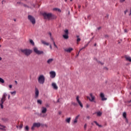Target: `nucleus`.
Returning <instances> with one entry per match:
<instances>
[{
    "label": "nucleus",
    "mask_w": 131,
    "mask_h": 131,
    "mask_svg": "<svg viewBox=\"0 0 131 131\" xmlns=\"http://www.w3.org/2000/svg\"><path fill=\"white\" fill-rule=\"evenodd\" d=\"M35 128V126H34V125L33 124V126L31 127V129H32V130H34Z\"/></svg>",
    "instance_id": "obj_33"
},
{
    "label": "nucleus",
    "mask_w": 131,
    "mask_h": 131,
    "mask_svg": "<svg viewBox=\"0 0 131 131\" xmlns=\"http://www.w3.org/2000/svg\"><path fill=\"white\" fill-rule=\"evenodd\" d=\"M8 96L7 93H5L3 94L2 96V98H1V100H0V107L1 109H4V103L6 101V98Z\"/></svg>",
    "instance_id": "obj_1"
},
{
    "label": "nucleus",
    "mask_w": 131,
    "mask_h": 131,
    "mask_svg": "<svg viewBox=\"0 0 131 131\" xmlns=\"http://www.w3.org/2000/svg\"><path fill=\"white\" fill-rule=\"evenodd\" d=\"M23 5L24 7H25V8H29L28 5H27L26 4H23Z\"/></svg>",
    "instance_id": "obj_35"
},
{
    "label": "nucleus",
    "mask_w": 131,
    "mask_h": 131,
    "mask_svg": "<svg viewBox=\"0 0 131 131\" xmlns=\"http://www.w3.org/2000/svg\"><path fill=\"white\" fill-rule=\"evenodd\" d=\"M96 46H97V43H95L94 44V47H96Z\"/></svg>",
    "instance_id": "obj_63"
},
{
    "label": "nucleus",
    "mask_w": 131,
    "mask_h": 131,
    "mask_svg": "<svg viewBox=\"0 0 131 131\" xmlns=\"http://www.w3.org/2000/svg\"><path fill=\"white\" fill-rule=\"evenodd\" d=\"M5 128H6V126H5L4 125H2L1 124H0V129L4 130Z\"/></svg>",
    "instance_id": "obj_20"
},
{
    "label": "nucleus",
    "mask_w": 131,
    "mask_h": 131,
    "mask_svg": "<svg viewBox=\"0 0 131 131\" xmlns=\"http://www.w3.org/2000/svg\"><path fill=\"white\" fill-rule=\"evenodd\" d=\"M50 74L51 78H55V77H56V72L51 71L50 72Z\"/></svg>",
    "instance_id": "obj_10"
},
{
    "label": "nucleus",
    "mask_w": 131,
    "mask_h": 131,
    "mask_svg": "<svg viewBox=\"0 0 131 131\" xmlns=\"http://www.w3.org/2000/svg\"><path fill=\"white\" fill-rule=\"evenodd\" d=\"M101 28H102L101 27H99L97 28L98 30H100V29H101Z\"/></svg>",
    "instance_id": "obj_56"
},
{
    "label": "nucleus",
    "mask_w": 131,
    "mask_h": 131,
    "mask_svg": "<svg viewBox=\"0 0 131 131\" xmlns=\"http://www.w3.org/2000/svg\"><path fill=\"white\" fill-rule=\"evenodd\" d=\"M2 5H4V4H6V1H2Z\"/></svg>",
    "instance_id": "obj_44"
},
{
    "label": "nucleus",
    "mask_w": 131,
    "mask_h": 131,
    "mask_svg": "<svg viewBox=\"0 0 131 131\" xmlns=\"http://www.w3.org/2000/svg\"><path fill=\"white\" fill-rule=\"evenodd\" d=\"M124 2H125V0H120V2L121 3H124Z\"/></svg>",
    "instance_id": "obj_47"
},
{
    "label": "nucleus",
    "mask_w": 131,
    "mask_h": 131,
    "mask_svg": "<svg viewBox=\"0 0 131 131\" xmlns=\"http://www.w3.org/2000/svg\"><path fill=\"white\" fill-rule=\"evenodd\" d=\"M2 120L4 122H7V121H8V118H2Z\"/></svg>",
    "instance_id": "obj_27"
},
{
    "label": "nucleus",
    "mask_w": 131,
    "mask_h": 131,
    "mask_svg": "<svg viewBox=\"0 0 131 131\" xmlns=\"http://www.w3.org/2000/svg\"><path fill=\"white\" fill-rule=\"evenodd\" d=\"M42 16L44 17L45 19H48V20H50L51 18H53V17H54V15L51 13L47 12H44L42 14Z\"/></svg>",
    "instance_id": "obj_3"
},
{
    "label": "nucleus",
    "mask_w": 131,
    "mask_h": 131,
    "mask_svg": "<svg viewBox=\"0 0 131 131\" xmlns=\"http://www.w3.org/2000/svg\"><path fill=\"white\" fill-rule=\"evenodd\" d=\"M90 97L88 96L87 99L90 101V102H93L94 103H96V97L93 95V94L91 93L90 94Z\"/></svg>",
    "instance_id": "obj_5"
},
{
    "label": "nucleus",
    "mask_w": 131,
    "mask_h": 131,
    "mask_svg": "<svg viewBox=\"0 0 131 131\" xmlns=\"http://www.w3.org/2000/svg\"><path fill=\"white\" fill-rule=\"evenodd\" d=\"M100 97L101 98L102 101H106L107 100V98L105 97V95L104 93H100Z\"/></svg>",
    "instance_id": "obj_11"
},
{
    "label": "nucleus",
    "mask_w": 131,
    "mask_h": 131,
    "mask_svg": "<svg viewBox=\"0 0 131 131\" xmlns=\"http://www.w3.org/2000/svg\"><path fill=\"white\" fill-rule=\"evenodd\" d=\"M71 120V118H68L67 119H66V122H67L68 123H70V121Z\"/></svg>",
    "instance_id": "obj_22"
},
{
    "label": "nucleus",
    "mask_w": 131,
    "mask_h": 131,
    "mask_svg": "<svg viewBox=\"0 0 131 131\" xmlns=\"http://www.w3.org/2000/svg\"><path fill=\"white\" fill-rule=\"evenodd\" d=\"M41 43H42L43 45H45L46 46H50V43L47 42L46 41L43 40H41Z\"/></svg>",
    "instance_id": "obj_17"
},
{
    "label": "nucleus",
    "mask_w": 131,
    "mask_h": 131,
    "mask_svg": "<svg viewBox=\"0 0 131 131\" xmlns=\"http://www.w3.org/2000/svg\"><path fill=\"white\" fill-rule=\"evenodd\" d=\"M80 116V115H77V116L76 117L75 119H77H77H78V118H79Z\"/></svg>",
    "instance_id": "obj_39"
},
{
    "label": "nucleus",
    "mask_w": 131,
    "mask_h": 131,
    "mask_svg": "<svg viewBox=\"0 0 131 131\" xmlns=\"http://www.w3.org/2000/svg\"><path fill=\"white\" fill-rule=\"evenodd\" d=\"M53 61H54V59H53V58L49 59L47 60V63H48L50 65V64H51V63H53Z\"/></svg>",
    "instance_id": "obj_15"
},
{
    "label": "nucleus",
    "mask_w": 131,
    "mask_h": 131,
    "mask_svg": "<svg viewBox=\"0 0 131 131\" xmlns=\"http://www.w3.org/2000/svg\"><path fill=\"white\" fill-rule=\"evenodd\" d=\"M9 89H12V85L11 84L9 85Z\"/></svg>",
    "instance_id": "obj_50"
},
{
    "label": "nucleus",
    "mask_w": 131,
    "mask_h": 131,
    "mask_svg": "<svg viewBox=\"0 0 131 131\" xmlns=\"http://www.w3.org/2000/svg\"><path fill=\"white\" fill-rule=\"evenodd\" d=\"M0 82L1 83H5V80H4V79L0 77Z\"/></svg>",
    "instance_id": "obj_26"
},
{
    "label": "nucleus",
    "mask_w": 131,
    "mask_h": 131,
    "mask_svg": "<svg viewBox=\"0 0 131 131\" xmlns=\"http://www.w3.org/2000/svg\"><path fill=\"white\" fill-rule=\"evenodd\" d=\"M50 39H51L52 41L53 42H54V38L53 37V36L50 37Z\"/></svg>",
    "instance_id": "obj_36"
},
{
    "label": "nucleus",
    "mask_w": 131,
    "mask_h": 131,
    "mask_svg": "<svg viewBox=\"0 0 131 131\" xmlns=\"http://www.w3.org/2000/svg\"><path fill=\"white\" fill-rule=\"evenodd\" d=\"M125 59L126 61H129V62H131V57L129 56H125Z\"/></svg>",
    "instance_id": "obj_19"
},
{
    "label": "nucleus",
    "mask_w": 131,
    "mask_h": 131,
    "mask_svg": "<svg viewBox=\"0 0 131 131\" xmlns=\"http://www.w3.org/2000/svg\"><path fill=\"white\" fill-rule=\"evenodd\" d=\"M88 45L87 44V45H85L84 46V47H83V49H85V48H86V47H88Z\"/></svg>",
    "instance_id": "obj_51"
},
{
    "label": "nucleus",
    "mask_w": 131,
    "mask_h": 131,
    "mask_svg": "<svg viewBox=\"0 0 131 131\" xmlns=\"http://www.w3.org/2000/svg\"><path fill=\"white\" fill-rule=\"evenodd\" d=\"M59 99L57 100V103H59L60 102V101L59 100Z\"/></svg>",
    "instance_id": "obj_62"
},
{
    "label": "nucleus",
    "mask_w": 131,
    "mask_h": 131,
    "mask_svg": "<svg viewBox=\"0 0 131 131\" xmlns=\"http://www.w3.org/2000/svg\"><path fill=\"white\" fill-rule=\"evenodd\" d=\"M48 34H49V35H50V37H52V33H51L50 32H49L48 33Z\"/></svg>",
    "instance_id": "obj_41"
},
{
    "label": "nucleus",
    "mask_w": 131,
    "mask_h": 131,
    "mask_svg": "<svg viewBox=\"0 0 131 131\" xmlns=\"http://www.w3.org/2000/svg\"><path fill=\"white\" fill-rule=\"evenodd\" d=\"M84 129H86V124H85L84 125Z\"/></svg>",
    "instance_id": "obj_45"
},
{
    "label": "nucleus",
    "mask_w": 131,
    "mask_h": 131,
    "mask_svg": "<svg viewBox=\"0 0 131 131\" xmlns=\"http://www.w3.org/2000/svg\"><path fill=\"white\" fill-rule=\"evenodd\" d=\"M53 11H58V8H53Z\"/></svg>",
    "instance_id": "obj_48"
},
{
    "label": "nucleus",
    "mask_w": 131,
    "mask_h": 131,
    "mask_svg": "<svg viewBox=\"0 0 131 131\" xmlns=\"http://www.w3.org/2000/svg\"><path fill=\"white\" fill-rule=\"evenodd\" d=\"M11 96H10V95H8V99H10Z\"/></svg>",
    "instance_id": "obj_60"
},
{
    "label": "nucleus",
    "mask_w": 131,
    "mask_h": 131,
    "mask_svg": "<svg viewBox=\"0 0 131 131\" xmlns=\"http://www.w3.org/2000/svg\"><path fill=\"white\" fill-rule=\"evenodd\" d=\"M53 45H54V46L56 48V49H58V46H57L56 45V43L55 42V41H53Z\"/></svg>",
    "instance_id": "obj_34"
},
{
    "label": "nucleus",
    "mask_w": 131,
    "mask_h": 131,
    "mask_svg": "<svg viewBox=\"0 0 131 131\" xmlns=\"http://www.w3.org/2000/svg\"><path fill=\"white\" fill-rule=\"evenodd\" d=\"M52 86L54 90H58V86H57V84H56V83H52Z\"/></svg>",
    "instance_id": "obj_13"
},
{
    "label": "nucleus",
    "mask_w": 131,
    "mask_h": 131,
    "mask_svg": "<svg viewBox=\"0 0 131 131\" xmlns=\"http://www.w3.org/2000/svg\"><path fill=\"white\" fill-rule=\"evenodd\" d=\"M58 114H59V115H61V114H62V112H59Z\"/></svg>",
    "instance_id": "obj_57"
},
{
    "label": "nucleus",
    "mask_w": 131,
    "mask_h": 131,
    "mask_svg": "<svg viewBox=\"0 0 131 131\" xmlns=\"http://www.w3.org/2000/svg\"><path fill=\"white\" fill-rule=\"evenodd\" d=\"M57 11H58V12H59L60 13H61V9L58 8Z\"/></svg>",
    "instance_id": "obj_53"
},
{
    "label": "nucleus",
    "mask_w": 131,
    "mask_h": 131,
    "mask_svg": "<svg viewBox=\"0 0 131 131\" xmlns=\"http://www.w3.org/2000/svg\"><path fill=\"white\" fill-rule=\"evenodd\" d=\"M34 126L35 127H40V123H34Z\"/></svg>",
    "instance_id": "obj_16"
},
{
    "label": "nucleus",
    "mask_w": 131,
    "mask_h": 131,
    "mask_svg": "<svg viewBox=\"0 0 131 131\" xmlns=\"http://www.w3.org/2000/svg\"><path fill=\"white\" fill-rule=\"evenodd\" d=\"M96 113L97 116H102V112H98Z\"/></svg>",
    "instance_id": "obj_24"
},
{
    "label": "nucleus",
    "mask_w": 131,
    "mask_h": 131,
    "mask_svg": "<svg viewBox=\"0 0 131 131\" xmlns=\"http://www.w3.org/2000/svg\"><path fill=\"white\" fill-rule=\"evenodd\" d=\"M78 55H79V52H78V54L77 55L76 57H78Z\"/></svg>",
    "instance_id": "obj_61"
},
{
    "label": "nucleus",
    "mask_w": 131,
    "mask_h": 131,
    "mask_svg": "<svg viewBox=\"0 0 131 131\" xmlns=\"http://www.w3.org/2000/svg\"><path fill=\"white\" fill-rule=\"evenodd\" d=\"M37 102L38 104H40V105H41V104L42 103V101L40 100H38Z\"/></svg>",
    "instance_id": "obj_28"
},
{
    "label": "nucleus",
    "mask_w": 131,
    "mask_h": 131,
    "mask_svg": "<svg viewBox=\"0 0 131 131\" xmlns=\"http://www.w3.org/2000/svg\"><path fill=\"white\" fill-rule=\"evenodd\" d=\"M46 80V78L43 75H40L38 78V82L40 84H43Z\"/></svg>",
    "instance_id": "obj_4"
},
{
    "label": "nucleus",
    "mask_w": 131,
    "mask_h": 131,
    "mask_svg": "<svg viewBox=\"0 0 131 131\" xmlns=\"http://www.w3.org/2000/svg\"><path fill=\"white\" fill-rule=\"evenodd\" d=\"M15 83H16V84H18V82H17V81H15Z\"/></svg>",
    "instance_id": "obj_59"
},
{
    "label": "nucleus",
    "mask_w": 131,
    "mask_h": 131,
    "mask_svg": "<svg viewBox=\"0 0 131 131\" xmlns=\"http://www.w3.org/2000/svg\"><path fill=\"white\" fill-rule=\"evenodd\" d=\"M64 32H65V33H66V34H68V33H69V31H68V30H65V31H64Z\"/></svg>",
    "instance_id": "obj_38"
},
{
    "label": "nucleus",
    "mask_w": 131,
    "mask_h": 131,
    "mask_svg": "<svg viewBox=\"0 0 131 131\" xmlns=\"http://www.w3.org/2000/svg\"><path fill=\"white\" fill-rule=\"evenodd\" d=\"M25 129V130L29 131V127L28 126H26Z\"/></svg>",
    "instance_id": "obj_32"
},
{
    "label": "nucleus",
    "mask_w": 131,
    "mask_h": 131,
    "mask_svg": "<svg viewBox=\"0 0 131 131\" xmlns=\"http://www.w3.org/2000/svg\"><path fill=\"white\" fill-rule=\"evenodd\" d=\"M123 117H124V118H126V112H124L123 113Z\"/></svg>",
    "instance_id": "obj_29"
},
{
    "label": "nucleus",
    "mask_w": 131,
    "mask_h": 131,
    "mask_svg": "<svg viewBox=\"0 0 131 131\" xmlns=\"http://www.w3.org/2000/svg\"><path fill=\"white\" fill-rule=\"evenodd\" d=\"M2 58L0 57V61H2Z\"/></svg>",
    "instance_id": "obj_64"
},
{
    "label": "nucleus",
    "mask_w": 131,
    "mask_h": 131,
    "mask_svg": "<svg viewBox=\"0 0 131 131\" xmlns=\"http://www.w3.org/2000/svg\"><path fill=\"white\" fill-rule=\"evenodd\" d=\"M76 100H77V102H78L79 105L80 106V107L81 108H83V105H82V103H81V102H80L79 101V96H77L76 97Z\"/></svg>",
    "instance_id": "obj_9"
},
{
    "label": "nucleus",
    "mask_w": 131,
    "mask_h": 131,
    "mask_svg": "<svg viewBox=\"0 0 131 131\" xmlns=\"http://www.w3.org/2000/svg\"><path fill=\"white\" fill-rule=\"evenodd\" d=\"M94 123H95V124H96V125H97V126H99V127H102V125H100L99 124V123H98V122L96 121H94Z\"/></svg>",
    "instance_id": "obj_23"
},
{
    "label": "nucleus",
    "mask_w": 131,
    "mask_h": 131,
    "mask_svg": "<svg viewBox=\"0 0 131 131\" xmlns=\"http://www.w3.org/2000/svg\"><path fill=\"white\" fill-rule=\"evenodd\" d=\"M20 52L24 54L25 56H28L32 53V50L28 49H20Z\"/></svg>",
    "instance_id": "obj_2"
},
{
    "label": "nucleus",
    "mask_w": 131,
    "mask_h": 131,
    "mask_svg": "<svg viewBox=\"0 0 131 131\" xmlns=\"http://www.w3.org/2000/svg\"><path fill=\"white\" fill-rule=\"evenodd\" d=\"M86 108H90V105L86 104Z\"/></svg>",
    "instance_id": "obj_49"
},
{
    "label": "nucleus",
    "mask_w": 131,
    "mask_h": 131,
    "mask_svg": "<svg viewBox=\"0 0 131 131\" xmlns=\"http://www.w3.org/2000/svg\"><path fill=\"white\" fill-rule=\"evenodd\" d=\"M126 13H127V10H126V11H124L125 15V14H126Z\"/></svg>",
    "instance_id": "obj_58"
},
{
    "label": "nucleus",
    "mask_w": 131,
    "mask_h": 131,
    "mask_svg": "<svg viewBox=\"0 0 131 131\" xmlns=\"http://www.w3.org/2000/svg\"><path fill=\"white\" fill-rule=\"evenodd\" d=\"M72 51H73V48H69L64 49V52H67V53H71Z\"/></svg>",
    "instance_id": "obj_12"
},
{
    "label": "nucleus",
    "mask_w": 131,
    "mask_h": 131,
    "mask_svg": "<svg viewBox=\"0 0 131 131\" xmlns=\"http://www.w3.org/2000/svg\"><path fill=\"white\" fill-rule=\"evenodd\" d=\"M28 19L29 20V21H30V22H31L32 24H33V25H34V24H35L36 20H35V18H34V17L32 16V15H28Z\"/></svg>",
    "instance_id": "obj_7"
},
{
    "label": "nucleus",
    "mask_w": 131,
    "mask_h": 131,
    "mask_svg": "<svg viewBox=\"0 0 131 131\" xmlns=\"http://www.w3.org/2000/svg\"><path fill=\"white\" fill-rule=\"evenodd\" d=\"M41 113L43 114L47 113V108L45 107H41Z\"/></svg>",
    "instance_id": "obj_14"
},
{
    "label": "nucleus",
    "mask_w": 131,
    "mask_h": 131,
    "mask_svg": "<svg viewBox=\"0 0 131 131\" xmlns=\"http://www.w3.org/2000/svg\"><path fill=\"white\" fill-rule=\"evenodd\" d=\"M87 18H88V20H91V15H88L87 16Z\"/></svg>",
    "instance_id": "obj_40"
},
{
    "label": "nucleus",
    "mask_w": 131,
    "mask_h": 131,
    "mask_svg": "<svg viewBox=\"0 0 131 131\" xmlns=\"http://www.w3.org/2000/svg\"><path fill=\"white\" fill-rule=\"evenodd\" d=\"M63 37L65 39H68V38H69V36H68V34H66L64 35H63Z\"/></svg>",
    "instance_id": "obj_18"
},
{
    "label": "nucleus",
    "mask_w": 131,
    "mask_h": 131,
    "mask_svg": "<svg viewBox=\"0 0 131 131\" xmlns=\"http://www.w3.org/2000/svg\"><path fill=\"white\" fill-rule=\"evenodd\" d=\"M33 51L35 54L37 55H42L43 54V51L38 50V49L37 47H34L33 48Z\"/></svg>",
    "instance_id": "obj_6"
},
{
    "label": "nucleus",
    "mask_w": 131,
    "mask_h": 131,
    "mask_svg": "<svg viewBox=\"0 0 131 131\" xmlns=\"http://www.w3.org/2000/svg\"><path fill=\"white\" fill-rule=\"evenodd\" d=\"M94 60L95 61H96V62H97V63H99L100 64H101V65H103V63L101 62V61H98V59L96 58H94Z\"/></svg>",
    "instance_id": "obj_25"
},
{
    "label": "nucleus",
    "mask_w": 131,
    "mask_h": 131,
    "mask_svg": "<svg viewBox=\"0 0 131 131\" xmlns=\"http://www.w3.org/2000/svg\"><path fill=\"white\" fill-rule=\"evenodd\" d=\"M23 127V124L20 125L19 126V128H20V129L22 128Z\"/></svg>",
    "instance_id": "obj_43"
},
{
    "label": "nucleus",
    "mask_w": 131,
    "mask_h": 131,
    "mask_svg": "<svg viewBox=\"0 0 131 131\" xmlns=\"http://www.w3.org/2000/svg\"><path fill=\"white\" fill-rule=\"evenodd\" d=\"M38 96H39V91L37 88L35 89V99H37L38 98Z\"/></svg>",
    "instance_id": "obj_8"
},
{
    "label": "nucleus",
    "mask_w": 131,
    "mask_h": 131,
    "mask_svg": "<svg viewBox=\"0 0 131 131\" xmlns=\"http://www.w3.org/2000/svg\"><path fill=\"white\" fill-rule=\"evenodd\" d=\"M73 122L75 124V123H77V120L76 119H75Z\"/></svg>",
    "instance_id": "obj_37"
},
{
    "label": "nucleus",
    "mask_w": 131,
    "mask_h": 131,
    "mask_svg": "<svg viewBox=\"0 0 131 131\" xmlns=\"http://www.w3.org/2000/svg\"><path fill=\"white\" fill-rule=\"evenodd\" d=\"M87 119H90L91 117L90 116H87L86 117Z\"/></svg>",
    "instance_id": "obj_55"
},
{
    "label": "nucleus",
    "mask_w": 131,
    "mask_h": 131,
    "mask_svg": "<svg viewBox=\"0 0 131 131\" xmlns=\"http://www.w3.org/2000/svg\"><path fill=\"white\" fill-rule=\"evenodd\" d=\"M72 105H74V106H76V105H77V104H76V103H75V102H72Z\"/></svg>",
    "instance_id": "obj_42"
},
{
    "label": "nucleus",
    "mask_w": 131,
    "mask_h": 131,
    "mask_svg": "<svg viewBox=\"0 0 131 131\" xmlns=\"http://www.w3.org/2000/svg\"><path fill=\"white\" fill-rule=\"evenodd\" d=\"M50 48L51 49V50H53V47H52V45H50Z\"/></svg>",
    "instance_id": "obj_52"
},
{
    "label": "nucleus",
    "mask_w": 131,
    "mask_h": 131,
    "mask_svg": "<svg viewBox=\"0 0 131 131\" xmlns=\"http://www.w3.org/2000/svg\"><path fill=\"white\" fill-rule=\"evenodd\" d=\"M77 45H78V42H79V41H80V40H81V39H80V38H79V36L77 35Z\"/></svg>",
    "instance_id": "obj_21"
},
{
    "label": "nucleus",
    "mask_w": 131,
    "mask_h": 131,
    "mask_svg": "<svg viewBox=\"0 0 131 131\" xmlns=\"http://www.w3.org/2000/svg\"><path fill=\"white\" fill-rule=\"evenodd\" d=\"M17 4H19V5H23V3H22L21 2H17Z\"/></svg>",
    "instance_id": "obj_46"
},
{
    "label": "nucleus",
    "mask_w": 131,
    "mask_h": 131,
    "mask_svg": "<svg viewBox=\"0 0 131 131\" xmlns=\"http://www.w3.org/2000/svg\"><path fill=\"white\" fill-rule=\"evenodd\" d=\"M16 91H13V92H10V94H11V95H13V96H15V95H16Z\"/></svg>",
    "instance_id": "obj_30"
},
{
    "label": "nucleus",
    "mask_w": 131,
    "mask_h": 131,
    "mask_svg": "<svg viewBox=\"0 0 131 131\" xmlns=\"http://www.w3.org/2000/svg\"><path fill=\"white\" fill-rule=\"evenodd\" d=\"M30 43H31V45H32V46H34V42L33 41V40H30Z\"/></svg>",
    "instance_id": "obj_31"
},
{
    "label": "nucleus",
    "mask_w": 131,
    "mask_h": 131,
    "mask_svg": "<svg viewBox=\"0 0 131 131\" xmlns=\"http://www.w3.org/2000/svg\"><path fill=\"white\" fill-rule=\"evenodd\" d=\"M82 50H83V48H81L80 49L79 51V53H80V51H82Z\"/></svg>",
    "instance_id": "obj_54"
}]
</instances>
